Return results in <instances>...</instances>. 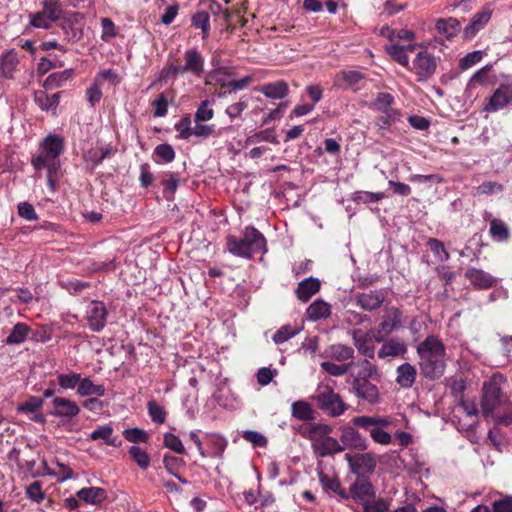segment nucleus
<instances>
[{
	"mask_svg": "<svg viewBox=\"0 0 512 512\" xmlns=\"http://www.w3.org/2000/svg\"><path fill=\"white\" fill-rule=\"evenodd\" d=\"M384 49L394 62L414 74L417 82H426L436 73L440 57L423 43H391Z\"/></svg>",
	"mask_w": 512,
	"mask_h": 512,
	"instance_id": "obj_1",
	"label": "nucleus"
},
{
	"mask_svg": "<svg viewBox=\"0 0 512 512\" xmlns=\"http://www.w3.org/2000/svg\"><path fill=\"white\" fill-rule=\"evenodd\" d=\"M420 374L430 381L440 379L446 369V347L437 335H428L416 347Z\"/></svg>",
	"mask_w": 512,
	"mask_h": 512,
	"instance_id": "obj_2",
	"label": "nucleus"
},
{
	"mask_svg": "<svg viewBox=\"0 0 512 512\" xmlns=\"http://www.w3.org/2000/svg\"><path fill=\"white\" fill-rule=\"evenodd\" d=\"M184 64L180 63V58L169 55L168 59L160 71L159 79L164 82L174 80L178 76L192 75L201 78L204 74V56L197 48H190L184 52Z\"/></svg>",
	"mask_w": 512,
	"mask_h": 512,
	"instance_id": "obj_3",
	"label": "nucleus"
},
{
	"mask_svg": "<svg viewBox=\"0 0 512 512\" xmlns=\"http://www.w3.org/2000/svg\"><path fill=\"white\" fill-rule=\"evenodd\" d=\"M226 250L234 256L250 260L255 254L267 253V240L257 228L249 225L243 229L240 237H226Z\"/></svg>",
	"mask_w": 512,
	"mask_h": 512,
	"instance_id": "obj_4",
	"label": "nucleus"
},
{
	"mask_svg": "<svg viewBox=\"0 0 512 512\" xmlns=\"http://www.w3.org/2000/svg\"><path fill=\"white\" fill-rule=\"evenodd\" d=\"M311 400L316 403L319 410L333 418L343 415L349 409V405L344 402L341 395L326 384L318 385Z\"/></svg>",
	"mask_w": 512,
	"mask_h": 512,
	"instance_id": "obj_5",
	"label": "nucleus"
},
{
	"mask_svg": "<svg viewBox=\"0 0 512 512\" xmlns=\"http://www.w3.org/2000/svg\"><path fill=\"white\" fill-rule=\"evenodd\" d=\"M41 10L29 14V25L33 28L49 30L69 12L61 0H42Z\"/></svg>",
	"mask_w": 512,
	"mask_h": 512,
	"instance_id": "obj_6",
	"label": "nucleus"
},
{
	"mask_svg": "<svg viewBox=\"0 0 512 512\" xmlns=\"http://www.w3.org/2000/svg\"><path fill=\"white\" fill-rule=\"evenodd\" d=\"M64 150V138L57 134H49L40 142L37 153L32 155L31 165L35 171H41L47 162L60 161L59 157Z\"/></svg>",
	"mask_w": 512,
	"mask_h": 512,
	"instance_id": "obj_7",
	"label": "nucleus"
},
{
	"mask_svg": "<svg viewBox=\"0 0 512 512\" xmlns=\"http://www.w3.org/2000/svg\"><path fill=\"white\" fill-rule=\"evenodd\" d=\"M510 402L507 395L502 391L498 378L492 377L483 383L481 396V411L485 418L490 417L506 403Z\"/></svg>",
	"mask_w": 512,
	"mask_h": 512,
	"instance_id": "obj_8",
	"label": "nucleus"
},
{
	"mask_svg": "<svg viewBox=\"0 0 512 512\" xmlns=\"http://www.w3.org/2000/svg\"><path fill=\"white\" fill-rule=\"evenodd\" d=\"M84 15L81 12L69 10L68 13L57 23L63 33V40L68 43H76L83 36L81 22Z\"/></svg>",
	"mask_w": 512,
	"mask_h": 512,
	"instance_id": "obj_9",
	"label": "nucleus"
},
{
	"mask_svg": "<svg viewBox=\"0 0 512 512\" xmlns=\"http://www.w3.org/2000/svg\"><path fill=\"white\" fill-rule=\"evenodd\" d=\"M344 459L348 463L349 470L356 477L359 475L368 476L372 474L377 466V459L374 453H346Z\"/></svg>",
	"mask_w": 512,
	"mask_h": 512,
	"instance_id": "obj_10",
	"label": "nucleus"
},
{
	"mask_svg": "<svg viewBox=\"0 0 512 512\" xmlns=\"http://www.w3.org/2000/svg\"><path fill=\"white\" fill-rule=\"evenodd\" d=\"M347 500L352 498L359 504H366L367 501L374 500L376 489L369 476L359 475L347 490Z\"/></svg>",
	"mask_w": 512,
	"mask_h": 512,
	"instance_id": "obj_11",
	"label": "nucleus"
},
{
	"mask_svg": "<svg viewBox=\"0 0 512 512\" xmlns=\"http://www.w3.org/2000/svg\"><path fill=\"white\" fill-rule=\"evenodd\" d=\"M403 312L395 306L386 309L383 320L374 335L376 342L381 343L389 334L402 327Z\"/></svg>",
	"mask_w": 512,
	"mask_h": 512,
	"instance_id": "obj_12",
	"label": "nucleus"
},
{
	"mask_svg": "<svg viewBox=\"0 0 512 512\" xmlns=\"http://www.w3.org/2000/svg\"><path fill=\"white\" fill-rule=\"evenodd\" d=\"M340 441L345 449H351L356 451L367 450L369 443L366 437H364L353 424H346L340 427Z\"/></svg>",
	"mask_w": 512,
	"mask_h": 512,
	"instance_id": "obj_13",
	"label": "nucleus"
},
{
	"mask_svg": "<svg viewBox=\"0 0 512 512\" xmlns=\"http://www.w3.org/2000/svg\"><path fill=\"white\" fill-rule=\"evenodd\" d=\"M107 316L108 311L103 302L93 300L87 306L86 320L91 331L101 332L106 326Z\"/></svg>",
	"mask_w": 512,
	"mask_h": 512,
	"instance_id": "obj_14",
	"label": "nucleus"
},
{
	"mask_svg": "<svg viewBox=\"0 0 512 512\" xmlns=\"http://www.w3.org/2000/svg\"><path fill=\"white\" fill-rule=\"evenodd\" d=\"M387 297L384 289L369 290L367 292H356L354 301L364 311H374L380 308Z\"/></svg>",
	"mask_w": 512,
	"mask_h": 512,
	"instance_id": "obj_15",
	"label": "nucleus"
},
{
	"mask_svg": "<svg viewBox=\"0 0 512 512\" xmlns=\"http://www.w3.org/2000/svg\"><path fill=\"white\" fill-rule=\"evenodd\" d=\"M374 380L352 379L351 391L360 400L370 404L379 402L380 394Z\"/></svg>",
	"mask_w": 512,
	"mask_h": 512,
	"instance_id": "obj_16",
	"label": "nucleus"
},
{
	"mask_svg": "<svg viewBox=\"0 0 512 512\" xmlns=\"http://www.w3.org/2000/svg\"><path fill=\"white\" fill-rule=\"evenodd\" d=\"M53 409L49 412L52 416L71 419L80 412L79 406L69 399L55 397L52 400Z\"/></svg>",
	"mask_w": 512,
	"mask_h": 512,
	"instance_id": "obj_17",
	"label": "nucleus"
},
{
	"mask_svg": "<svg viewBox=\"0 0 512 512\" xmlns=\"http://www.w3.org/2000/svg\"><path fill=\"white\" fill-rule=\"evenodd\" d=\"M383 344L377 355L380 359L387 357H403L407 353V345L404 340L393 337L382 341Z\"/></svg>",
	"mask_w": 512,
	"mask_h": 512,
	"instance_id": "obj_18",
	"label": "nucleus"
},
{
	"mask_svg": "<svg viewBox=\"0 0 512 512\" xmlns=\"http://www.w3.org/2000/svg\"><path fill=\"white\" fill-rule=\"evenodd\" d=\"M464 276L476 289H489L497 282L496 278L488 272L474 267L468 268Z\"/></svg>",
	"mask_w": 512,
	"mask_h": 512,
	"instance_id": "obj_19",
	"label": "nucleus"
},
{
	"mask_svg": "<svg viewBox=\"0 0 512 512\" xmlns=\"http://www.w3.org/2000/svg\"><path fill=\"white\" fill-rule=\"evenodd\" d=\"M492 16V10L489 8H483L477 12L471 19L470 23L463 29L464 39H471L482 30L489 22Z\"/></svg>",
	"mask_w": 512,
	"mask_h": 512,
	"instance_id": "obj_20",
	"label": "nucleus"
},
{
	"mask_svg": "<svg viewBox=\"0 0 512 512\" xmlns=\"http://www.w3.org/2000/svg\"><path fill=\"white\" fill-rule=\"evenodd\" d=\"M62 93L48 95L46 90H38L34 92V102L42 111H51L52 115H56Z\"/></svg>",
	"mask_w": 512,
	"mask_h": 512,
	"instance_id": "obj_21",
	"label": "nucleus"
},
{
	"mask_svg": "<svg viewBox=\"0 0 512 512\" xmlns=\"http://www.w3.org/2000/svg\"><path fill=\"white\" fill-rule=\"evenodd\" d=\"M312 449L317 456L324 458L343 452L345 446H342L341 441L329 435L323 441L315 444Z\"/></svg>",
	"mask_w": 512,
	"mask_h": 512,
	"instance_id": "obj_22",
	"label": "nucleus"
},
{
	"mask_svg": "<svg viewBox=\"0 0 512 512\" xmlns=\"http://www.w3.org/2000/svg\"><path fill=\"white\" fill-rule=\"evenodd\" d=\"M320 288L319 279L309 277L298 283L295 294L300 301L308 302L313 295L319 292Z\"/></svg>",
	"mask_w": 512,
	"mask_h": 512,
	"instance_id": "obj_23",
	"label": "nucleus"
},
{
	"mask_svg": "<svg viewBox=\"0 0 512 512\" xmlns=\"http://www.w3.org/2000/svg\"><path fill=\"white\" fill-rule=\"evenodd\" d=\"M509 85L500 84V86L493 92L489 98L488 103L485 105L486 112H496L503 109L509 104L508 100Z\"/></svg>",
	"mask_w": 512,
	"mask_h": 512,
	"instance_id": "obj_24",
	"label": "nucleus"
},
{
	"mask_svg": "<svg viewBox=\"0 0 512 512\" xmlns=\"http://www.w3.org/2000/svg\"><path fill=\"white\" fill-rule=\"evenodd\" d=\"M76 496L87 504L98 505L107 498V492L100 487H85L77 491Z\"/></svg>",
	"mask_w": 512,
	"mask_h": 512,
	"instance_id": "obj_25",
	"label": "nucleus"
},
{
	"mask_svg": "<svg viewBox=\"0 0 512 512\" xmlns=\"http://www.w3.org/2000/svg\"><path fill=\"white\" fill-rule=\"evenodd\" d=\"M417 370L412 364L405 362L397 367L396 383L402 388H411L415 383Z\"/></svg>",
	"mask_w": 512,
	"mask_h": 512,
	"instance_id": "obj_26",
	"label": "nucleus"
},
{
	"mask_svg": "<svg viewBox=\"0 0 512 512\" xmlns=\"http://www.w3.org/2000/svg\"><path fill=\"white\" fill-rule=\"evenodd\" d=\"M291 415L297 420L312 422L315 419V410L307 401L298 400L291 404Z\"/></svg>",
	"mask_w": 512,
	"mask_h": 512,
	"instance_id": "obj_27",
	"label": "nucleus"
},
{
	"mask_svg": "<svg viewBox=\"0 0 512 512\" xmlns=\"http://www.w3.org/2000/svg\"><path fill=\"white\" fill-rule=\"evenodd\" d=\"M259 91L268 98L283 99L289 94V86L286 81L278 80L262 85Z\"/></svg>",
	"mask_w": 512,
	"mask_h": 512,
	"instance_id": "obj_28",
	"label": "nucleus"
},
{
	"mask_svg": "<svg viewBox=\"0 0 512 512\" xmlns=\"http://www.w3.org/2000/svg\"><path fill=\"white\" fill-rule=\"evenodd\" d=\"M61 167V161L47 162L46 165L43 166V169H46L47 186L52 194L58 190L59 180L63 175Z\"/></svg>",
	"mask_w": 512,
	"mask_h": 512,
	"instance_id": "obj_29",
	"label": "nucleus"
},
{
	"mask_svg": "<svg viewBox=\"0 0 512 512\" xmlns=\"http://www.w3.org/2000/svg\"><path fill=\"white\" fill-rule=\"evenodd\" d=\"M354 348L344 344H333L327 350V357L340 363H347V361H353Z\"/></svg>",
	"mask_w": 512,
	"mask_h": 512,
	"instance_id": "obj_30",
	"label": "nucleus"
},
{
	"mask_svg": "<svg viewBox=\"0 0 512 512\" xmlns=\"http://www.w3.org/2000/svg\"><path fill=\"white\" fill-rule=\"evenodd\" d=\"M359 370L354 375L351 374L350 377L352 379H360V380H374L375 382H379L381 379V373L379 372L376 365L371 363L368 359H364L358 363Z\"/></svg>",
	"mask_w": 512,
	"mask_h": 512,
	"instance_id": "obj_31",
	"label": "nucleus"
},
{
	"mask_svg": "<svg viewBox=\"0 0 512 512\" xmlns=\"http://www.w3.org/2000/svg\"><path fill=\"white\" fill-rule=\"evenodd\" d=\"M73 76V69H65L60 72L52 73L45 79L43 87L45 90L61 88L67 81L71 80Z\"/></svg>",
	"mask_w": 512,
	"mask_h": 512,
	"instance_id": "obj_32",
	"label": "nucleus"
},
{
	"mask_svg": "<svg viewBox=\"0 0 512 512\" xmlns=\"http://www.w3.org/2000/svg\"><path fill=\"white\" fill-rule=\"evenodd\" d=\"M436 29L440 34H443L447 39L451 40L461 31V23L459 20L452 17L439 19L436 22Z\"/></svg>",
	"mask_w": 512,
	"mask_h": 512,
	"instance_id": "obj_33",
	"label": "nucleus"
},
{
	"mask_svg": "<svg viewBox=\"0 0 512 512\" xmlns=\"http://www.w3.org/2000/svg\"><path fill=\"white\" fill-rule=\"evenodd\" d=\"M19 64L17 53L14 50H10L3 54L1 57L0 71L1 75L7 79L14 77V72Z\"/></svg>",
	"mask_w": 512,
	"mask_h": 512,
	"instance_id": "obj_34",
	"label": "nucleus"
},
{
	"mask_svg": "<svg viewBox=\"0 0 512 512\" xmlns=\"http://www.w3.org/2000/svg\"><path fill=\"white\" fill-rule=\"evenodd\" d=\"M114 149L111 145H104L90 149L85 160L92 164L93 167L100 165L105 159L110 158L114 154Z\"/></svg>",
	"mask_w": 512,
	"mask_h": 512,
	"instance_id": "obj_35",
	"label": "nucleus"
},
{
	"mask_svg": "<svg viewBox=\"0 0 512 512\" xmlns=\"http://www.w3.org/2000/svg\"><path fill=\"white\" fill-rule=\"evenodd\" d=\"M306 313L308 319L313 321L325 319L331 314V306L327 302L318 299L308 306Z\"/></svg>",
	"mask_w": 512,
	"mask_h": 512,
	"instance_id": "obj_36",
	"label": "nucleus"
},
{
	"mask_svg": "<svg viewBox=\"0 0 512 512\" xmlns=\"http://www.w3.org/2000/svg\"><path fill=\"white\" fill-rule=\"evenodd\" d=\"M31 328L23 322L16 323L5 342L7 345H19L29 339Z\"/></svg>",
	"mask_w": 512,
	"mask_h": 512,
	"instance_id": "obj_37",
	"label": "nucleus"
},
{
	"mask_svg": "<svg viewBox=\"0 0 512 512\" xmlns=\"http://www.w3.org/2000/svg\"><path fill=\"white\" fill-rule=\"evenodd\" d=\"M353 341L354 345L357 348L358 352L363 356L374 359L375 351L374 346L371 341L368 339L367 335L361 334L360 330L353 331Z\"/></svg>",
	"mask_w": 512,
	"mask_h": 512,
	"instance_id": "obj_38",
	"label": "nucleus"
},
{
	"mask_svg": "<svg viewBox=\"0 0 512 512\" xmlns=\"http://www.w3.org/2000/svg\"><path fill=\"white\" fill-rule=\"evenodd\" d=\"M319 481L325 490H331L332 492L337 494L341 499L347 500V490L342 487L338 477H330L324 472H320Z\"/></svg>",
	"mask_w": 512,
	"mask_h": 512,
	"instance_id": "obj_39",
	"label": "nucleus"
},
{
	"mask_svg": "<svg viewBox=\"0 0 512 512\" xmlns=\"http://www.w3.org/2000/svg\"><path fill=\"white\" fill-rule=\"evenodd\" d=\"M303 330V326L301 325H291L286 324L281 326L272 336V340L275 344H283L284 342L288 341L289 339L296 336L298 333H300Z\"/></svg>",
	"mask_w": 512,
	"mask_h": 512,
	"instance_id": "obj_40",
	"label": "nucleus"
},
{
	"mask_svg": "<svg viewBox=\"0 0 512 512\" xmlns=\"http://www.w3.org/2000/svg\"><path fill=\"white\" fill-rule=\"evenodd\" d=\"M191 24L197 29H201L202 39H208L210 35V14L207 11H197L191 17Z\"/></svg>",
	"mask_w": 512,
	"mask_h": 512,
	"instance_id": "obj_41",
	"label": "nucleus"
},
{
	"mask_svg": "<svg viewBox=\"0 0 512 512\" xmlns=\"http://www.w3.org/2000/svg\"><path fill=\"white\" fill-rule=\"evenodd\" d=\"M351 423L356 427H368V426H376L378 428L384 429L385 427L391 424V421L387 417H374V416H357L351 420Z\"/></svg>",
	"mask_w": 512,
	"mask_h": 512,
	"instance_id": "obj_42",
	"label": "nucleus"
},
{
	"mask_svg": "<svg viewBox=\"0 0 512 512\" xmlns=\"http://www.w3.org/2000/svg\"><path fill=\"white\" fill-rule=\"evenodd\" d=\"M333 432V427L329 424L325 423H311V446L315 447V444L323 441V439L327 438Z\"/></svg>",
	"mask_w": 512,
	"mask_h": 512,
	"instance_id": "obj_43",
	"label": "nucleus"
},
{
	"mask_svg": "<svg viewBox=\"0 0 512 512\" xmlns=\"http://www.w3.org/2000/svg\"><path fill=\"white\" fill-rule=\"evenodd\" d=\"M355 365L353 361L336 364L331 361H324L320 364L321 368L331 376L339 377L345 375Z\"/></svg>",
	"mask_w": 512,
	"mask_h": 512,
	"instance_id": "obj_44",
	"label": "nucleus"
},
{
	"mask_svg": "<svg viewBox=\"0 0 512 512\" xmlns=\"http://www.w3.org/2000/svg\"><path fill=\"white\" fill-rule=\"evenodd\" d=\"M489 233L498 241H505L510 237L508 226L500 219H492L489 223Z\"/></svg>",
	"mask_w": 512,
	"mask_h": 512,
	"instance_id": "obj_45",
	"label": "nucleus"
},
{
	"mask_svg": "<svg viewBox=\"0 0 512 512\" xmlns=\"http://www.w3.org/2000/svg\"><path fill=\"white\" fill-rule=\"evenodd\" d=\"M130 458L138 465L142 470L148 469L151 458L146 450L139 446H131L128 450Z\"/></svg>",
	"mask_w": 512,
	"mask_h": 512,
	"instance_id": "obj_46",
	"label": "nucleus"
},
{
	"mask_svg": "<svg viewBox=\"0 0 512 512\" xmlns=\"http://www.w3.org/2000/svg\"><path fill=\"white\" fill-rule=\"evenodd\" d=\"M154 160L156 163L164 162L170 163L175 159V151L170 144H159L154 149Z\"/></svg>",
	"mask_w": 512,
	"mask_h": 512,
	"instance_id": "obj_47",
	"label": "nucleus"
},
{
	"mask_svg": "<svg viewBox=\"0 0 512 512\" xmlns=\"http://www.w3.org/2000/svg\"><path fill=\"white\" fill-rule=\"evenodd\" d=\"M337 81H342L345 88H352L364 79V74L358 70L341 71L337 74Z\"/></svg>",
	"mask_w": 512,
	"mask_h": 512,
	"instance_id": "obj_48",
	"label": "nucleus"
},
{
	"mask_svg": "<svg viewBox=\"0 0 512 512\" xmlns=\"http://www.w3.org/2000/svg\"><path fill=\"white\" fill-rule=\"evenodd\" d=\"M493 418L494 423L500 426H510L512 424V403L508 402L501 409L490 415Z\"/></svg>",
	"mask_w": 512,
	"mask_h": 512,
	"instance_id": "obj_49",
	"label": "nucleus"
},
{
	"mask_svg": "<svg viewBox=\"0 0 512 512\" xmlns=\"http://www.w3.org/2000/svg\"><path fill=\"white\" fill-rule=\"evenodd\" d=\"M163 445H164V447L170 449L171 451H173L177 454H180V455L186 454V449H185L181 439L177 435H175L171 432L164 433Z\"/></svg>",
	"mask_w": 512,
	"mask_h": 512,
	"instance_id": "obj_50",
	"label": "nucleus"
},
{
	"mask_svg": "<svg viewBox=\"0 0 512 512\" xmlns=\"http://www.w3.org/2000/svg\"><path fill=\"white\" fill-rule=\"evenodd\" d=\"M147 410L152 422L156 424H163L166 421L167 411L156 401H148Z\"/></svg>",
	"mask_w": 512,
	"mask_h": 512,
	"instance_id": "obj_51",
	"label": "nucleus"
},
{
	"mask_svg": "<svg viewBox=\"0 0 512 512\" xmlns=\"http://www.w3.org/2000/svg\"><path fill=\"white\" fill-rule=\"evenodd\" d=\"M427 246L439 261L446 262L449 260L450 254L445 249L442 241L436 238H429L427 241Z\"/></svg>",
	"mask_w": 512,
	"mask_h": 512,
	"instance_id": "obj_52",
	"label": "nucleus"
},
{
	"mask_svg": "<svg viewBox=\"0 0 512 512\" xmlns=\"http://www.w3.org/2000/svg\"><path fill=\"white\" fill-rule=\"evenodd\" d=\"M370 434L372 440L381 445H388L392 441L391 435L382 428L376 426L361 427Z\"/></svg>",
	"mask_w": 512,
	"mask_h": 512,
	"instance_id": "obj_53",
	"label": "nucleus"
},
{
	"mask_svg": "<svg viewBox=\"0 0 512 512\" xmlns=\"http://www.w3.org/2000/svg\"><path fill=\"white\" fill-rule=\"evenodd\" d=\"M44 404L42 398L36 396H30L25 402L18 405L16 408L18 413L29 414L38 412Z\"/></svg>",
	"mask_w": 512,
	"mask_h": 512,
	"instance_id": "obj_54",
	"label": "nucleus"
},
{
	"mask_svg": "<svg viewBox=\"0 0 512 512\" xmlns=\"http://www.w3.org/2000/svg\"><path fill=\"white\" fill-rule=\"evenodd\" d=\"M394 103V97L390 93H378L376 99L373 101L372 106L375 110L381 113L391 112L390 107Z\"/></svg>",
	"mask_w": 512,
	"mask_h": 512,
	"instance_id": "obj_55",
	"label": "nucleus"
},
{
	"mask_svg": "<svg viewBox=\"0 0 512 512\" xmlns=\"http://www.w3.org/2000/svg\"><path fill=\"white\" fill-rule=\"evenodd\" d=\"M124 438L131 443H147L150 436L149 434L140 428H129L123 432Z\"/></svg>",
	"mask_w": 512,
	"mask_h": 512,
	"instance_id": "obj_56",
	"label": "nucleus"
},
{
	"mask_svg": "<svg viewBox=\"0 0 512 512\" xmlns=\"http://www.w3.org/2000/svg\"><path fill=\"white\" fill-rule=\"evenodd\" d=\"M261 141H266V142L273 143V144H277L278 143L277 138H276L273 130L272 129H265V130L259 131V132L255 133V134L247 137L246 144L247 145H251V144H255V143L261 142Z\"/></svg>",
	"mask_w": 512,
	"mask_h": 512,
	"instance_id": "obj_57",
	"label": "nucleus"
},
{
	"mask_svg": "<svg viewBox=\"0 0 512 512\" xmlns=\"http://www.w3.org/2000/svg\"><path fill=\"white\" fill-rule=\"evenodd\" d=\"M214 116V110L211 108V102L209 100H203L199 104L194 120L195 122H205L211 120Z\"/></svg>",
	"mask_w": 512,
	"mask_h": 512,
	"instance_id": "obj_58",
	"label": "nucleus"
},
{
	"mask_svg": "<svg viewBox=\"0 0 512 512\" xmlns=\"http://www.w3.org/2000/svg\"><path fill=\"white\" fill-rule=\"evenodd\" d=\"M163 465L169 474L176 475L178 469L184 467L186 462L183 458L165 454L163 457Z\"/></svg>",
	"mask_w": 512,
	"mask_h": 512,
	"instance_id": "obj_59",
	"label": "nucleus"
},
{
	"mask_svg": "<svg viewBox=\"0 0 512 512\" xmlns=\"http://www.w3.org/2000/svg\"><path fill=\"white\" fill-rule=\"evenodd\" d=\"M57 380L61 388L74 389L79 385L81 374L76 372H71L69 374H58Z\"/></svg>",
	"mask_w": 512,
	"mask_h": 512,
	"instance_id": "obj_60",
	"label": "nucleus"
},
{
	"mask_svg": "<svg viewBox=\"0 0 512 512\" xmlns=\"http://www.w3.org/2000/svg\"><path fill=\"white\" fill-rule=\"evenodd\" d=\"M166 176H167V178H164L162 180L163 192H164L165 198L167 200H170L173 198V196L178 188L179 181H178L177 175H175L173 173H167Z\"/></svg>",
	"mask_w": 512,
	"mask_h": 512,
	"instance_id": "obj_61",
	"label": "nucleus"
},
{
	"mask_svg": "<svg viewBox=\"0 0 512 512\" xmlns=\"http://www.w3.org/2000/svg\"><path fill=\"white\" fill-rule=\"evenodd\" d=\"M175 130L179 133L178 138L187 140L192 136L191 118L189 115L182 117L175 125Z\"/></svg>",
	"mask_w": 512,
	"mask_h": 512,
	"instance_id": "obj_62",
	"label": "nucleus"
},
{
	"mask_svg": "<svg viewBox=\"0 0 512 512\" xmlns=\"http://www.w3.org/2000/svg\"><path fill=\"white\" fill-rule=\"evenodd\" d=\"M492 65L487 64L486 66L480 68L476 71L473 76L470 78L468 87L475 88L478 85H484L488 79V73L491 71Z\"/></svg>",
	"mask_w": 512,
	"mask_h": 512,
	"instance_id": "obj_63",
	"label": "nucleus"
},
{
	"mask_svg": "<svg viewBox=\"0 0 512 512\" xmlns=\"http://www.w3.org/2000/svg\"><path fill=\"white\" fill-rule=\"evenodd\" d=\"M364 512H387L389 510V502L384 498L367 501L363 505Z\"/></svg>",
	"mask_w": 512,
	"mask_h": 512,
	"instance_id": "obj_64",
	"label": "nucleus"
}]
</instances>
